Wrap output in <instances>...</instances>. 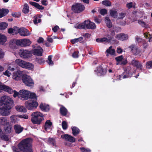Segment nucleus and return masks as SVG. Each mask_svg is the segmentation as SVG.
I'll use <instances>...</instances> for the list:
<instances>
[{"instance_id": "f257e3e1", "label": "nucleus", "mask_w": 152, "mask_h": 152, "mask_svg": "<svg viewBox=\"0 0 152 152\" xmlns=\"http://www.w3.org/2000/svg\"><path fill=\"white\" fill-rule=\"evenodd\" d=\"M32 140L28 138L23 140L18 145L19 149L23 152H33L32 148Z\"/></svg>"}, {"instance_id": "f03ea898", "label": "nucleus", "mask_w": 152, "mask_h": 152, "mask_svg": "<svg viewBox=\"0 0 152 152\" xmlns=\"http://www.w3.org/2000/svg\"><path fill=\"white\" fill-rule=\"evenodd\" d=\"M19 98L22 100L28 99H34L36 98L34 93L31 92L25 89H22L19 91Z\"/></svg>"}, {"instance_id": "7ed1b4c3", "label": "nucleus", "mask_w": 152, "mask_h": 152, "mask_svg": "<svg viewBox=\"0 0 152 152\" xmlns=\"http://www.w3.org/2000/svg\"><path fill=\"white\" fill-rule=\"evenodd\" d=\"M31 116V121L34 124H39L44 119L43 115L39 112L33 113Z\"/></svg>"}, {"instance_id": "20e7f679", "label": "nucleus", "mask_w": 152, "mask_h": 152, "mask_svg": "<svg viewBox=\"0 0 152 152\" xmlns=\"http://www.w3.org/2000/svg\"><path fill=\"white\" fill-rule=\"evenodd\" d=\"M13 104V100L10 97L6 95L0 96V107L1 105H10Z\"/></svg>"}, {"instance_id": "39448f33", "label": "nucleus", "mask_w": 152, "mask_h": 152, "mask_svg": "<svg viewBox=\"0 0 152 152\" xmlns=\"http://www.w3.org/2000/svg\"><path fill=\"white\" fill-rule=\"evenodd\" d=\"M24 104L26 107L30 110L36 109L38 105V104L37 102L32 99H30L26 101Z\"/></svg>"}, {"instance_id": "423d86ee", "label": "nucleus", "mask_w": 152, "mask_h": 152, "mask_svg": "<svg viewBox=\"0 0 152 152\" xmlns=\"http://www.w3.org/2000/svg\"><path fill=\"white\" fill-rule=\"evenodd\" d=\"M84 6L80 3H75L72 7V10L75 13H79L83 11Z\"/></svg>"}, {"instance_id": "0eeeda50", "label": "nucleus", "mask_w": 152, "mask_h": 152, "mask_svg": "<svg viewBox=\"0 0 152 152\" xmlns=\"http://www.w3.org/2000/svg\"><path fill=\"white\" fill-rule=\"evenodd\" d=\"M11 108V105H1L0 107V114L3 116L9 115L10 114V110Z\"/></svg>"}, {"instance_id": "6e6552de", "label": "nucleus", "mask_w": 152, "mask_h": 152, "mask_svg": "<svg viewBox=\"0 0 152 152\" xmlns=\"http://www.w3.org/2000/svg\"><path fill=\"white\" fill-rule=\"evenodd\" d=\"M31 42L28 39H23L16 40V43L17 45H20L22 47H26L29 46Z\"/></svg>"}, {"instance_id": "1a4fd4ad", "label": "nucleus", "mask_w": 152, "mask_h": 152, "mask_svg": "<svg viewBox=\"0 0 152 152\" xmlns=\"http://www.w3.org/2000/svg\"><path fill=\"white\" fill-rule=\"evenodd\" d=\"M22 80L25 85L28 86H32L34 85L33 80L28 75H23L22 77Z\"/></svg>"}, {"instance_id": "9d476101", "label": "nucleus", "mask_w": 152, "mask_h": 152, "mask_svg": "<svg viewBox=\"0 0 152 152\" xmlns=\"http://www.w3.org/2000/svg\"><path fill=\"white\" fill-rule=\"evenodd\" d=\"M19 54L21 57L23 58H28L32 56L31 51L23 49L19 50Z\"/></svg>"}, {"instance_id": "9b49d317", "label": "nucleus", "mask_w": 152, "mask_h": 152, "mask_svg": "<svg viewBox=\"0 0 152 152\" xmlns=\"http://www.w3.org/2000/svg\"><path fill=\"white\" fill-rule=\"evenodd\" d=\"M129 48L131 52L134 55H137L140 53V49L134 45H131L129 46Z\"/></svg>"}, {"instance_id": "f8f14e48", "label": "nucleus", "mask_w": 152, "mask_h": 152, "mask_svg": "<svg viewBox=\"0 0 152 152\" xmlns=\"http://www.w3.org/2000/svg\"><path fill=\"white\" fill-rule=\"evenodd\" d=\"M43 50L39 46H38L37 48L31 50V53L35 55L41 56H42Z\"/></svg>"}, {"instance_id": "ddd939ff", "label": "nucleus", "mask_w": 152, "mask_h": 152, "mask_svg": "<svg viewBox=\"0 0 152 152\" xmlns=\"http://www.w3.org/2000/svg\"><path fill=\"white\" fill-rule=\"evenodd\" d=\"M23 73L22 71L18 70L14 72L13 78L16 80H19L22 78Z\"/></svg>"}, {"instance_id": "4468645a", "label": "nucleus", "mask_w": 152, "mask_h": 152, "mask_svg": "<svg viewBox=\"0 0 152 152\" xmlns=\"http://www.w3.org/2000/svg\"><path fill=\"white\" fill-rule=\"evenodd\" d=\"M61 137L65 140L71 142H74L75 141V139L74 137L68 134L62 135Z\"/></svg>"}, {"instance_id": "2eb2a0df", "label": "nucleus", "mask_w": 152, "mask_h": 152, "mask_svg": "<svg viewBox=\"0 0 152 152\" xmlns=\"http://www.w3.org/2000/svg\"><path fill=\"white\" fill-rule=\"evenodd\" d=\"M18 33L22 36H27L30 34V32L26 29L24 28H19Z\"/></svg>"}, {"instance_id": "dca6fc26", "label": "nucleus", "mask_w": 152, "mask_h": 152, "mask_svg": "<svg viewBox=\"0 0 152 152\" xmlns=\"http://www.w3.org/2000/svg\"><path fill=\"white\" fill-rule=\"evenodd\" d=\"M115 38L117 39L122 41L126 40L128 39L129 36L127 34L121 33L116 35Z\"/></svg>"}, {"instance_id": "f3484780", "label": "nucleus", "mask_w": 152, "mask_h": 152, "mask_svg": "<svg viewBox=\"0 0 152 152\" xmlns=\"http://www.w3.org/2000/svg\"><path fill=\"white\" fill-rule=\"evenodd\" d=\"M107 36L108 37V38L106 37H103L102 38H99L96 39V41L97 42H109L112 40V37H109L108 35H107Z\"/></svg>"}, {"instance_id": "a211bd4d", "label": "nucleus", "mask_w": 152, "mask_h": 152, "mask_svg": "<svg viewBox=\"0 0 152 152\" xmlns=\"http://www.w3.org/2000/svg\"><path fill=\"white\" fill-rule=\"evenodd\" d=\"M86 28L88 29H95L96 28L95 24L88 20H86Z\"/></svg>"}, {"instance_id": "6ab92c4d", "label": "nucleus", "mask_w": 152, "mask_h": 152, "mask_svg": "<svg viewBox=\"0 0 152 152\" xmlns=\"http://www.w3.org/2000/svg\"><path fill=\"white\" fill-rule=\"evenodd\" d=\"M19 28L17 26H14L13 28H11L8 29V33L14 35L18 33Z\"/></svg>"}, {"instance_id": "aec40b11", "label": "nucleus", "mask_w": 152, "mask_h": 152, "mask_svg": "<svg viewBox=\"0 0 152 152\" xmlns=\"http://www.w3.org/2000/svg\"><path fill=\"white\" fill-rule=\"evenodd\" d=\"M0 90H4L10 94L12 93L13 92V90L10 87L5 85H2V84L0 87Z\"/></svg>"}, {"instance_id": "412c9836", "label": "nucleus", "mask_w": 152, "mask_h": 152, "mask_svg": "<svg viewBox=\"0 0 152 152\" xmlns=\"http://www.w3.org/2000/svg\"><path fill=\"white\" fill-rule=\"evenodd\" d=\"M15 63L20 66L25 68L26 64V61L22 60L20 59H17L15 61Z\"/></svg>"}, {"instance_id": "4be33fe9", "label": "nucleus", "mask_w": 152, "mask_h": 152, "mask_svg": "<svg viewBox=\"0 0 152 152\" xmlns=\"http://www.w3.org/2000/svg\"><path fill=\"white\" fill-rule=\"evenodd\" d=\"M131 64L133 66L136 67L140 69H142V66L141 64L135 60H133L131 62Z\"/></svg>"}, {"instance_id": "5701e85b", "label": "nucleus", "mask_w": 152, "mask_h": 152, "mask_svg": "<svg viewBox=\"0 0 152 152\" xmlns=\"http://www.w3.org/2000/svg\"><path fill=\"white\" fill-rule=\"evenodd\" d=\"M7 40V37L4 35L0 33V45H5Z\"/></svg>"}, {"instance_id": "b1692460", "label": "nucleus", "mask_w": 152, "mask_h": 152, "mask_svg": "<svg viewBox=\"0 0 152 152\" xmlns=\"http://www.w3.org/2000/svg\"><path fill=\"white\" fill-rule=\"evenodd\" d=\"M39 108L42 111H49L50 108L49 106L45 103H41L39 105Z\"/></svg>"}, {"instance_id": "393cba45", "label": "nucleus", "mask_w": 152, "mask_h": 152, "mask_svg": "<svg viewBox=\"0 0 152 152\" xmlns=\"http://www.w3.org/2000/svg\"><path fill=\"white\" fill-rule=\"evenodd\" d=\"M115 50L112 48V46H111L106 50V52L107 53L106 56L108 57L109 54L113 55L115 54Z\"/></svg>"}, {"instance_id": "a878e982", "label": "nucleus", "mask_w": 152, "mask_h": 152, "mask_svg": "<svg viewBox=\"0 0 152 152\" xmlns=\"http://www.w3.org/2000/svg\"><path fill=\"white\" fill-rule=\"evenodd\" d=\"M14 128L15 132L17 133H20L21 132L23 129V128L19 125H15L14 126Z\"/></svg>"}, {"instance_id": "bb28decb", "label": "nucleus", "mask_w": 152, "mask_h": 152, "mask_svg": "<svg viewBox=\"0 0 152 152\" xmlns=\"http://www.w3.org/2000/svg\"><path fill=\"white\" fill-rule=\"evenodd\" d=\"M10 123L7 121V119L5 117H1L0 118V124L4 126Z\"/></svg>"}, {"instance_id": "cd10ccee", "label": "nucleus", "mask_w": 152, "mask_h": 152, "mask_svg": "<svg viewBox=\"0 0 152 152\" xmlns=\"http://www.w3.org/2000/svg\"><path fill=\"white\" fill-rule=\"evenodd\" d=\"M16 110L19 112H26L27 110L24 107L20 105H17L15 107Z\"/></svg>"}, {"instance_id": "c85d7f7f", "label": "nucleus", "mask_w": 152, "mask_h": 152, "mask_svg": "<svg viewBox=\"0 0 152 152\" xmlns=\"http://www.w3.org/2000/svg\"><path fill=\"white\" fill-rule=\"evenodd\" d=\"M86 20L83 23L79 24H77L75 26V28H76L79 29H84L86 28Z\"/></svg>"}, {"instance_id": "c756f323", "label": "nucleus", "mask_w": 152, "mask_h": 152, "mask_svg": "<svg viewBox=\"0 0 152 152\" xmlns=\"http://www.w3.org/2000/svg\"><path fill=\"white\" fill-rule=\"evenodd\" d=\"M29 3L31 5L34 6L39 9L43 10L44 9V7L42 6L39 5V4L36 2L30 1Z\"/></svg>"}, {"instance_id": "7c9ffc66", "label": "nucleus", "mask_w": 152, "mask_h": 152, "mask_svg": "<svg viewBox=\"0 0 152 152\" xmlns=\"http://www.w3.org/2000/svg\"><path fill=\"white\" fill-rule=\"evenodd\" d=\"M9 10L7 9H2L0 10V18L6 15L8 12Z\"/></svg>"}, {"instance_id": "2f4dec72", "label": "nucleus", "mask_w": 152, "mask_h": 152, "mask_svg": "<svg viewBox=\"0 0 152 152\" xmlns=\"http://www.w3.org/2000/svg\"><path fill=\"white\" fill-rule=\"evenodd\" d=\"M11 126L10 124L4 126V131L6 133H10L11 130Z\"/></svg>"}, {"instance_id": "473e14b6", "label": "nucleus", "mask_w": 152, "mask_h": 152, "mask_svg": "<svg viewBox=\"0 0 152 152\" xmlns=\"http://www.w3.org/2000/svg\"><path fill=\"white\" fill-rule=\"evenodd\" d=\"M52 125V123L49 120H48L46 121L45 124V130H47L48 129H50Z\"/></svg>"}, {"instance_id": "72a5a7b5", "label": "nucleus", "mask_w": 152, "mask_h": 152, "mask_svg": "<svg viewBox=\"0 0 152 152\" xmlns=\"http://www.w3.org/2000/svg\"><path fill=\"white\" fill-rule=\"evenodd\" d=\"M129 21L128 20L127 21H126V19L125 21L121 22L120 23V24L124 26L126 24V22H127V24H128L131 22H134V21H135L136 20V19L134 18L133 19H132L130 18H129Z\"/></svg>"}, {"instance_id": "f704fd0d", "label": "nucleus", "mask_w": 152, "mask_h": 152, "mask_svg": "<svg viewBox=\"0 0 152 152\" xmlns=\"http://www.w3.org/2000/svg\"><path fill=\"white\" fill-rule=\"evenodd\" d=\"M105 22L107 25V26L109 28H111L112 26V24L109 18L108 17H106L105 18Z\"/></svg>"}, {"instance_id": "c9c22d12", "label": "nucleus", "mask_w": 152, "mask_h": 152, "mask_svg": "<svg viewBox=\"0 0 152 152\" xmlns=\"http://www.w3.org/2000/svg\"><path fill=\"white\" fill-rule=\"evenodd\" d=\"M118 13L115 10H110V15L114 18H116Z\"/></svg>"}, {"instance_id": "e433bc0d", "label": "nucleus", "mask_w": 152, "mask_h": 152, "mask_svg": "<svg viewBox=\"0 0 152 152\" xmlns=\"http://www.w3.org/2000/svg\"><path fill=\"white\" fill-rule=\"evenodd\" d=\"M22 11L25 14H27L28 12L29 6L27 4L25 3L24 4Z\"/></svg>"}, {"instance_id": "4c0bfd02", "label": "nucleus", "mask_w": 152, "mask_h": 152, "mask_svg": "<svg viewBox=\"0 0 152 152\" xmlns=\"http://www.w3.org/2000/svg\"><path fill=\"white\" fill-rule=\"evenodd\" d=\"M126 13L125 12H121L118 14L116 18L117 19H122L125 16Z\"/></svg>"}, {"instance_id": "58836bf2", "label": "nucleus", "mask_w": 152, "mask_h": 152, "mask_svg": "<svg viewBox=\"0 0 152 152\" xmlns=\"http://www.w3.org/2000/svg\"><path fill=\"white\" fill-rule=\"evenodd\" d=\"M72 134L74 136L76 135L79 134L80 130L77 128L76 127H72Z\"/></svg>"}, {"instance_id": "ea45409f", "label": "nucleus", "mask_w": 152, "mask_h": 152, "mask_svg": "<svg viewBox=\"0 0 152 152\" xmlns=\"http://www.w3.org/2000/svg\"><path fill=\"white\" fill-rule=\"evenodd\" d=\"M8 26L7 23L4 22L0 23V30H3L7 28Z\"/></svg>"}, {"instance_id": "a19ab883", "label": "nucleus", "mask_w": 152, "mask_h": 152, "mask_svg": "<svg viewBox=\"0 0 152 152\" xmlns=\"http://www.w3.org/2000/svg\"><path fill=\"white\" fill-rule=\"evenodd\" d=\"M133 17H137L138 18H141L142 16L141 13L137 11H134L131 15Z\"/></svg>"}, {"instance_id": "79ce46f5", "label": "nucleus", "mask_w": 152, "mask_h": 152, "mask_svg": "<svg viewBox=\"0 0 152 152\" xmlns=\"http://www.w3.org/2000/svg\"><path fill=\"white\" fill-rule=\"evenodd\" d=\"M25 66L24 68L29 69H32L34 67V66L32 64L27 62H26Z\"/></svg>"}, {"instance_id": "37998d69", "label": "nucleus", "mask_w": 152, "mask_h": 152, "mask_svg": "<svg viewBox=\"0 0 152 152\" xmlns=\"http://www.w3.org/2000/svg\"><path fill=\"white\" fill-rule=\"evenodd\" d=\"M48 142L49 144L53 145V146H55L56 141L54 138H49L48 139Z\"/></svg>"}, {"instance_id": "c03bdc74", "label": "nucleus", "mask_w": 152, "mask_h": 152, "mask_svg": "<svg viewBox=\"0 0 152 152\" xmlns=\"http://www.w3.org/2000/svg\"><path fill=\"white\" fill-rule=\"evenodd\" d=\"M19 117V115H12L10 117L11 120L12 122H15L18 120Z\"/></svg>"}, {"instance_id": "a18cd8bd", "label": "nucleus", "mask_w": 152, "mask_h": 152, "mask_svg": "<svg viewBox=\"0 0 152 152\" xmlns=\"http://www.w3.org/2000/svg\"><path fill=\"white\" fill-rule=\"evenodd\" d=\"M60 111L61 114L63 115H65L67 113V110L64 107H61L60 109Z\"/></svg>"}, {"instance_id": "49530a36", "label": "nucleus", "mask_w": 152, "mask_h": 152, "mask_svg": "<svg viewBox=\"0 0 152 152\" xmlns=\"http://www.w3.org/2000/svg\"><path fill=\"white\" fill-rule=\"evenodd\" d=\"M83 39V38L82 37H80L78 38H76L71 40V42L72 44L78 42H80V41Z\"/></svg>"}, {"instance_id": "de8ad7c7", "label": "nucleus", "mask_w": 152, "mask_h": 152, "mask_svg": "<svg viewBox=\"0 0 152 152\" xmlns=\"http://www.w3.org/2000/svg\"><path fill=\"white\" fill-rule=\"evenodd\" d=\"M138 23L139 25L143 27H146L147 26L146 23L144 22L142 20H138Z\"/></svg>"}, {"instance_id": "09e8293b", "label": "nucleus", "mask_w": 152, "mask_h": 152, "mask_svg": "<svg viewBox=\"0 0 152 152\" xmlns=\"http://www.w3.org/2000/svg\"><path fill=\"white\" fill-rule=\"evenodd\" d=\"M97 71L102 75H103L106 73V71L105 70H104L102 67L101 66L98 67Z\"/></svg>"}, {"instance_id": "8fccbe9b", "label": "nucleus", "mask_w": 152, "mask_h": 152, "mask_svg": "<svg viewBox=\"0 0 152 152\" xmlns=\"http://www.w3.org/2000/svg\"><path fill=\"white\" fill-rule=\"evenodd\" d=\"M102 3L106 6H110L111 5V2L108 0L103 1L102 2Z\"/></svg>"}, {"instance_id": "3c124183", "label": "nucleus", "mask_w": 152, "mask_h": 152, "mask_svg": "<svg viewBox=\"0 0 152 152\" xmlns=\"http://www.w3.org/2000/svg\"><path fill=\"white\" fill-rule=\"evenodd\" d=\"M35 60L38 63L40 64L45 62V61L42 58H37Z\"/></svg>"}, {"instance_id": "603ef678", "label": "nucleus", "mask_w": 152, "mask_h": 152, "mask_svg": "<svg viewBox=\"0 0 152 152\" xmlns=\"http://www.w3.org/2000/svg\"><path fill=\"white\" fill-rule=\"evenodd\" d=\"M62 126L63 129L65 130L67 129L68 126L67 123L65 121H64L62 123Z\"/></svg>"}, {"instance_id": "864d4df0", "label": "nucleus", "mask_w": 152, "mask_h": 152, "mask_svg": "<svg viewBox=\"0 0 152 152\" xmlns=\"http://www.w3.org/2000/svg\"><path fill=\"white\" fill-rule=\"evenodd\" d=\"M146 67L148 69H150L152 68V61H148L147 62L146 64Z\"/></svg>"}, {"instance_id": "5fc2aeb1", "label": "nucleus", "mask_w": 152, "mask_h": 152, "mask_svg": "<svg viewBox=\"0 0 152 152\" xmlns=\"http://www.w3.org/2000/svg\"><path fill=\"white\" fill-rule=\"evenodd\" d=\"M16 41L14 40H12L10 42V45L12 48H15V45H16Z\"/></svg>"}, {"instance_id": "6e6d98bb", "label": "nucleus", "mask_w": 152, "mask_h": 152, "mask_svg": "<svg viewBox=\"0 0 152 152\" xmlns=\"http://www.w3.org/2000/svg\"><path fill=\"white\" fill-rule=\"evenodd\" d=\"M34 22L35 24H36L38 23L41 22V20L36 16H34Z\"/></svg>"}, {"instance_id": "4d7b16f0", "label": "nucleus", "mask_w": 152, "mask_h": 152, "mask_svg": "<svg viewBox=\"0 0 152 152\" xmlns=\"http://www.w3.org/2000/svg\"><path fill=\"white\" fill-rule=\"evenodd\" d=\"M0 137L2 140L5 141H8L9 140V138L6 135H0Z\"/></svg>"}, {"instance_id": "13d9d810", "label": "nucleus", "mask_w": 152, "mask_h": 152, "mask_svg": "<svg viewBox=\"0 0 152 152\" xmlns=\"http://www.w3.org/2000/svg\"><path fill=\"white\" fill-rule=\"evenodd\" d=\"M52 56H49L48 57V60L47 62L49 65L53 64V61H52Z\"/></svg>"}, {"instance_id": "bf43d9fd", "label": "nucleus", "mask_w": 152, "mask_h": 152, "mask_svg": "<svg viewBox=\"0 0 152 152\" xmlns=\"http://www.w3.org/2000/svg\"><path fill=\"white\" fill-rule=\"evenodd\" d=\"M80 149L83 152H90L91 150L88 148H86L83 147L80 148Z\"/></svg>"}, {"instance_id": "052dcab7", "label": "nucleus", "mask_w": 152, "mask_h": 152, "mask_svg": "<svg viewBox=\"0 0 152 152\" xmlns=\"http://www.w3.org/2000/svg\"><path fill=\"white\" fill-rule=\"evenodd\" d=\"M19 117L20 118H23L25 119H27L28 118V116L26 114H23L21 115H19Z\"/></svg>"}, {"instance_id": "680f3d73", "label": "nucleus", "mask_w": 152, "mask_h": 152, "mask_svg": "<svg viewBox=\"0 0 152 152\" xmlns=\"http://www.w3.org/2000/svg\"><path fill=\"white\" fill-rule=\"evenodd\" d=\"M100 13L102 15H104L107 13V10L105 9L101 10Z\"/></svg>"}, {"instance_id": "e2e57ef3", "label": "nucleus", "mask_w": 152, "mask_h": 152, "mask_svg": "<svg viewBox=\"0 0 152 152\" xmlns=\"http://www.w3.org/2000/svg\"><path fill=\"white\" fill-rule=\"evenodd\" d=\"M72 57L74 58H77L78 57V52H75L72 54Z\"/></svg>"}, {"instance_id": "0e129e2a", "label": "nucleus", "mask_w": 152, "mask_h": 152, "mask_svg": "<svg viewBox=\"0 0 152 152\" xmlns=\"http://www.w3.org/2000/svg\"><path fill=\"white\" fill-rule=\"evenodd\" d=\"M3 74L8 77H10L11 75V73L8 71V69L5 72H3Z\"/></svg>"}, {"instance_id": "69168bd1", "label": "nucleus", "mask_w": 152, "mask_h": 152, "mask_svg": "<svg viewBox=\"0 0 152 152\" xmlns=\"http://www.w3.org/2000/svg\"><path fill=\"white\" fill-rule=\"evenodd\" d=\"M133 5V3L132 2H130L126 4V7L129 9H130L132 7Z\"/></svg>"}, {"instance_id": "338daca9", "label": "nucleus", "mask_w": 152, "mask_h": 152, "mask_svg": "<svg viewBox=\"0 0 152 152\" xmlns=\"http://www.w3.org/2000/svg\"><path fill=\"white\" fill-rule=\"evenodd\" d=\"M123 58V56H120L116 57L115 59L117 61L120 62V61L122 60Z\"/></svg>"}, {"instance_id": "774afa93", "label": "nucleus", "mask_w": 152, "mask_h": 152, "mask_svg": "<svg viewBox=\"0 0 152 152\" xmlns=\"http://www.w3.org/2000/svg\"><path fill=\"white\" fill-rule=\"evenodd\" d=\"M12 15L15 18H18L20 16V14H18L16 13H12Z\"/></svg>"}]
</instances>
